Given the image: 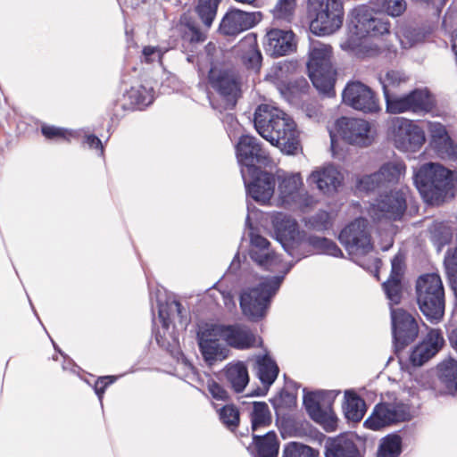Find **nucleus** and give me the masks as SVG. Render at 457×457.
Here are the masks:
<instances>
[{
  "label": "nucleus",
  "instance_id": "f257e3e1",
  "mask_svg": "<svg viewBox=\"0 0 457 457\" xmlns=\"http://www.w3.org/2000/svg\"><path fill=\"white\" fill-rule=\"evenodd\" d=\"M310 30L320 37L337 32L343 25L344 6L340 0H307Z\"/></svg>",
  "mask_w": 457,
  "mask_h": 457
},
{
  "label": "nucleus",
  "instance_id": "f03ea898",
  "mask_svg": "<svg viewBox=\"0 0 457 457\" xmlns=\"http://www.w3.org/2000/svg\"><path fill=\"white\" fill-rule=\"evenodd\" d=\"M333 52L329 45L313 43L309 51L307 69L313 86L321 93L334 95L337 71L332 63Z\"/></svg>",
  "mask_w": 457,
  "mask_h": 457
},
{
  "label": "nucleus",
  "instance_id": "7ed1b4c3",
  "mask_svg": "<svg viewBox=\"0 0 457 457\" xmlns=\"http://www.w3.org/2000/svg\"><path fill=\"white\" fill-rule=\"evenodd\" d=\"M387 21L377 17V13L366 5L353 8L349 14V38L342 43L344 49H353L359 40L368 36L377 37L389 32Z\"/></svg>",
  "mask_w": 457,
  "mask_h": 457
},
{
  "label": "nucleus",
  "instance_id": "20e7f679",
  "mask_svg": "<svg viewBox=\"0 0 457 457\" xmlns=\"http://www.w3.org/2000/svg\"><path fill=\"white\" fill-rule=\"evenodd\" d=\"M452 171L440 164L427 163L414 175V183L427 202L443 200L453 187Z\"/></svg>",
  "mask_w": 457,
  "mask_h": 457
},
{
  "label": "nucleus",
  "instance_id": "39448f33",
  "mask_svg": "<svg viewBox=\"0 0 457 457\" xmlns=\"http://www.w3.org/2000/svg\"><path fill=\"white\" fill-rule=\"evenodd\" d=\"M416 296L420 310L431 321H439L445 313V290L436 273H428L416 281Z\"/></svg>",
  "mask_w": 457,
  "mask_h": 457
},
{
  "label": "nucleus",
  "instance_id": "423d86ee",
  "mask_svg": "<svg viewBox=\"0 0 457 457\" xmlns=\"http://www.w3.org/2000/svg\"><path fill=\"white\" fill-rule=\"evenodd\" d=\"M282 278L273 277L262 281L258 287L248 288L240 295V308L245 316L256 320L262 318L269 307L270 298L278 290Z\"/></svg>",
  "mask_w": 457,
  "mask_h": 457
},
{
  "label": "nucleus",
  "instance_id": "0eeeda50",
  "mask_svg": "<svg viewBox=\"0 0 457 457\" xmlns=\"http://www.w3.org/2000/svg\"><path fill=\"white\" fill-rule=\"evenodd\" d=\"M278 201L282 207L303 212H308L316 204L314 198L303 188L299 173L287 174L279 180Z\"/></svg>",
  "mask_w": 457,
  "mask_h": 457
},
{
  "label": "nucleus",
  "instance_id": "6e6552de",
  "mask_svg": "<svg viewBox=\"0 0 457 457\" xmlns=\"http://www.w3.org/2000/svg\"><path fill=\"white\" fill-rule=\"evenodd\" d=\"M389 137L395 147L404 153L419 151L426 141L422 128L403 117H396L391 120Z\"/></svg>",
  "mask_w": 457,
  "mask_h": 457
},
{
  "label": "nucleus",
  "instance_id": "1a4fd4ad",
  "mask_svg": "<svg viewBox=\"0 0 457 457\" xmlns=\"http://www.w3.org/2000/svg\"><path fill=\"white\" fill-rule=\"evenodd\" d=\"M368 227V220L360 218L351 222L340 232L341 244L356 262L358 258L367 255L373 249Z\"/></svg>",
  "mask_w": 457,
  "mask_h": 457
},
{
  "label": "nucleus",
  "instance_id": "9d476101",
  "mask_svg": "<svg viewBox=\"0 0 457 457\" xmlns=\"http://www.w3.org/2000/svg\"><path fill=\"white\" fill-rule=\"evenodd\" d=\"M406 171L405 164L401 161H390L372 174L365 175L356 180V188L362 192H373L397 184Z\"/></svg>",
  "mask_w": 457,
  "mask_h": 457
},
{
  "label": "nucleus",
  "instance_id": "9b49d317",
  "mask_svg": "<svg viewBox=\"0 0 457 457\" xmlns=\"http://www.w3.org/2000/svg\"><path fill=\"white\" fill-rule=\"evenodd\" d=\"M385 100L386 112L392 114L428 112L434 106L432 96L426 89H415L403 96L394 95Z\"/></svg>",
  "mask_w": 457,
  "mask_h": 457
},
{
  "label": "nucleus",
  "instance_id": "f8f14e48",
  "mask_svg": "<svg viewBox=\"0 0 457 457\" xmlns=\"http://www.w3.org/2000/svg\"><path fill=\"white\" fill-rule=\"evenodd\" d=\"M237 157L242 168L252 175L257 172V164L267 166L270 163L269 154L262 147L258 139L248 135L240 137L237 145Z\"/></svg>",
  "mask_w": 457,
  "mask_h": 457
},
{
  "label": "nucleus",
  "instance_id": "ddd939ff",
  "mask_svg": "<svg viewBox=\"0 0 457 457\" xmlns=\"http://www.w3.org/2000/svg\"><path fill=\"white\" fill-rule=\"evenodd\" d=\"M406 210V193L403 190L390 191L381 195L369 208V214L374 220L383 219L396 220Z\"/></svg>",
  "mask_w": 457,
  "mask_h": 457
},
{
  "label": "nucleus",
  "instance_id": "4468645a",
  "mask_svg": "<svg viewBox=\"0 0 457 457\" xmlns=\"http://www.w3.org/2000/svg\"><path fill=\"white\" fill-rule=\"evenodd\" d=\"M342 98L346 105L365 113L380 111L379 100L373 90L360 81L349 82L343 91Z\"/></svg>",
  "mask_w": 457,
  "mask_h": 457
},
{
  "label": "nucleus",
  "instance_id": "2eb2a0df",
  "mask_svg": "<svg viewBox=\"0 0 457 457\" xmlns=\"http://www.w3.org/2000/svg\"><path fill=\"white\" fill-rule=\"evenodd\" d=\"M295 122L282 111V115L273 121L262 137L271 145L280 147L288 154L293 153L298 146Z\"/></svg>",
  "mask_w": 457,
  "mask_h": 457
},
{
  "label": "nucleus",
  "instance_id": "dca6fc26",
  "mask_svg": "<svg viewBox=\"0 0 457 457\" xmlns=\"http://www.w3.org/2000/svg\"><path fill=\"white\" fill-rule=\"evenodd\" d=\"M217 324H206L197 332V341L204 360L210 365L223 361L228 355V350L220 344L222 340L217 331Z\"/></svg>",
  "mask_w": 457,
  "mask_h": 457
},
{
  "label": "nucleus",
  "instance_id": "f3484780",
  "mask_svg": "<svg viewBox=\"0 0 457 457\" xmlns=\"http://www.w3.org/2000/svg\"><path fill=\"white\" fill-rule=\"evenodd\" d=\"M337 126L342 137L351 145L367 146L373 140L371 125L363 119L343 117L337 120Z\"/></svg>",
  "mask_w": 457,
  "mask_h": 457
},
{
  "label": "nucleus",
  "instance_id": "a211bd4d",
  "mask_svg": "<svg viewBox=\"0 0 457 457\" xmlns=\"http://www.w3.org/2000/svg\"><path fill=\"white\" fill-rule=\"evenodd\" d=\"M409 419L410 411L405 404L381 403L375 407L373 413L365 420L364 425L370 429L378 430Z\"/></svg>",
  "mask_w": 457,
  "mask_h": 457
},
{
  "label": "nucleus",
  "instance_id": "6ab92c4d",
  "mask_svg": "<svg viewBox=\"0 0 457 457\" xmlns=\"http://www.w3.org/2000/svg\"><path fill=\"white\" fill-rule=\"evenodd\" d=\"M241 174L247 190V193L261 204L268 203L274 194L275 178L271 173L259 171L254 175L248 174L244 168Z\"/></svg>",
  "mask_w": 457,
  "mask_h": 457
},
{
  "label": "nucleus",
  "instance_id": "aec40b11",
  "mask_svg": "<svg viewBox=\"0 0 457 457\" xmlns=\"http://www.w3.org/2000/svg\"><path fill=\"white\" fill-rule=\"evenodd\" d=\"M263 47L270 56L287 55L296 48L295 35L291 29H270L264 37Z\"/></svg>",
  "mask_w": 457,
  "mask_h": 457
},
{
  "label": "nucleus",
  "instance_id": "412c9836",
  "mask_svg": "<svg viewBox=\"0 0 457 457\" xmlns=\"http://www.w3.org/2000/svg\"><path fill=\"white\" fill-rule=\"evenodd\" d=\"M392 331L395 340L400 345L413 341L419 333L414 317L402 308H391Z\"/></svg>",
  "mask_w": 457,
  "mask_h": 457
},
{
  "label": "nucleus",
  "instance_id": "4be33fe9",
  "mask_svg": "<svg viewBox=\"0 0 457 457\" xmlns=\"http://www.w3.org/2000/svg\"><path fill=\"white\" fill-rule=\"evenodd\" d=\"M208 78L211 86L235 104L240 93V82L236 73L214 67L210 70Z\"/></svg>",
  "mask_w": 457,
  "mask_h": 457
},
{
  "label": "nucleus",
  "instance_id": "5701e85b",
  "mask_svg": "<svg viewBox=\"0 0 457 457\" xmlns=\"http://www.w3.org/2000/svg\"><path fill=\"white\" fill-rule=\"evenodd\" d=\"M217 329L220 333L222 340L237 349H248L262 343L261 338L241 325L224 326L217 324Z\"/></svg>",
  "mask_w": 457,
  "mask_h": 457
},
{
  "label": "nucleus",
  "instance_id": "b1692460",
  "mask_svg": "<svg viewBox=\"0 0 457 457\" xmlns=\"http://www.w3.org/2000/svg\"><path fill=\"white\" fill-rule=\"evenodd\" d=\"M257 22L256 12L234 9L223 17L220 24V31L227 36H236L253 28Z\"/></svg>",
  "mask_w": 457,
  "mask_h": 457
},
{
  "label": "nucleus",
  "instance_id": "393cba45",
  "mask_svg": "<svg viewBox=\"0 0 457 457\" xmlns=\"http://www.w3.org/2000/svg\"><path fill=\"white\" fill-rule=\"evenodd\" d=\"M343 180V174L333 165L320 167L309 177L310 183L315 184L320 191L328 195L337 192Z\"/></svg>",
  "mask_w": 457,
  "mask_h": 457
},
{
  "label": "nucleus",
  "instance_id": "a878e982",
  "mask_svg": "<svg viewBox=\"0 0 457 457\" xmlns=\"http://www.w3.org/2000/svg\"><path fill=\"white\" fill-rule=\"evenodd\" d=\"M445 339L437 329H431L426 338L411 352L410 360L415 366H421L433 357L444 345Z\"/></svg>",
  "mask_w": 457,
  "mask_h": 457
},
{
  "label": "nucleus",
  "instance_id": "bb28decb",
  "mask_svg": "<svg viewBox=\"0 0 457 457\" xmlns=\"http://www.w3.org/2000/svg\"><path fill=\"white\" fill-rule=\"evenodd\" d=\"M250 242V256L260 266L272 270L280 262L279 258L269 250L270 242L265 237L252 232Z\"/></svg>",
  "mask_w": 457,
  "mask_h": 457
},
{
  "label": "nucleus",
  "instance_id": "cd10ccee",
  "mask_svg": "<svg viewBox=\"0 0 457 457\" xmlns=\"http://www.w3.org/2000/svg\"><path fill=\"white\" fill-rule=\"evenodd\" d=\"M403 271V260L395 255L392 260V270L389 278L383 284V288L391 304H398L402 297L401 277Z\"/></svg>",
  "mask_w": 457,
  "mask_h": 457
},
{
  "label": "nucleus",
  "instance_id": "c85d7f7f",
  "mask_svg": "<svg viewBox=\"0 0 457 457\" xmlns=\"http://www.w3.org/2000/svg\"><path fill=\"white\" fill-rule=\"evenodd\" d=\"M428 130L437 151L448 157L457 155V145L449 137L445 127L439 122H428Z\"/></svg>",
  "mask_w": 457,
  "mask_h": 457
},
{
  "label": "nucleus",
  "instance_id": "c756f323",
  "mask_svg": "<svg viewBox=\"0 0 457 457\" xmlns=\"http://www.w3.org/2000/svg\"><path fill=\"white\" fill-rule=\"evenodd\" d=\"M237 48L241 53L240 58L246 69L255 72L259 71L262 57L256 39L252 37H245L239 42Z\"/></svg>",
  "mask_w": 457,
  "mask_h": 457
},
{
  "label": "nucleus",
  "instance_id": "7c9ffc66",
  "mask_svg": "<svg viewBox=\"0 0 457 457\" xmlns=\"http://www.w3.org/2000/svg\"><path fill=\"white\" fill-rule=\"evenodd\" d=\"M226 379L237 393L244 391L249 383V374L243 361L229 362L224 369Z\"/></svg>",
  "mask_w": 457,
  "mask_h": 457
},
{
  "label": "nucleus",
  "instance_id": "2f4dec72",
  "mask_svg": "<svg viewBox=\"0 0 457 457\" xmlns=\"http://www.w3.org/2000/svg\"><path fill=\"white\" fill-rule=\"evenodd\" d=\"M297 0H276L270 10L273 24H290L295 17Z\"/></svg>",
  "mask_w": 457,
  "mask_h": 457
},
{
  "label": "nucleus",
  "instance_id": "473e14b6",
  "mask_svg": "<svg viewBox=\"0 0 457 457\" xmlns=\"http://www.w3.org/2000/svg\"><path fill=\"white\" fill-rule=\"evenodd\" d=\"M278 115H282L281 110L266 104L259 105L255 110L253 120L258 133L262 136L268 132V129L273 125V121L278 118Z\"/></svg>",
  "mask_w": 457,
  "mask_h": 457
},
{
  "label": "nucleus",
  "instance_id": "72a5a7b5",
  "mask_svg": "<svg viewBox=\"0 0 457 457\" xmlns=\"http://www.w3.org/2000/svg\"><path fill=\"white\" fill-rule=\"evenodd\" d=\"M257 375L262 383L269 387L277 378L278 367L268 355L258 356L256 359Z\"/></svg>",
  "mask_w": 457,
  "mask_h": 457
},
{
  "label": "nucleus",
  "instance_id": "f704fd0d",
  "mask_svg": "<svg viewBox=\"0 0 457 457\" xmlns=\"http://www.w3.org/2000/svg\"><path fill=\"white\" fill-rule=\"evenodd\" d=\"M439 379L449 394L457 393V361L450 359L438 366Z\"/></svg>",
  "mask_w": 457,
  "mask_h": 457
},
{
  "label": "nucleus",
  "instance_id": "c9c22d12",
  "mask_svg": "<svg viewBox=\"0 0 457 457\" xmlns=\"http://www.w3.org/2000/svg\"><path fill=\"white\" fill-rule=\"evenodd\" d=\"M253 441L259 457H278V442L275 432L270 431L263 436L253 434Z\"/></svg>",
  "mask_w": 457,
  "mask_h": 457
},
{
  "label": "nucleus",
  "instance_id": "e433bc0d",
  "mask_svg": "<svg viewBox=\"0 0 457 457\" xmlns=\"http://www.w3.org/2000/svg\"><path fill=\"white\" fill-rule=\"evenodd\" d=\"M345 417L353 422L360 421L366 411L364 401L351 392H345V404L344 407Z\"/></svg>",
  "mask_w": 457,
  "mask_h": 457
},
{
  "label": "nucleus",
  "instance_id": "4c0bfd02",
  "mask_svg": "<svg viewBox=\"0 0 457 457\" xmlns=\"http://www.w3.org/2000/svg\"><path fill=\"white\" fill-rule=\"evenodd\" d=\"M409 78L399 71H388L383 77L379 78L383 87L385 99L394 96V90L399 88L408 81Z\"/></svg>",
  "mask_w": 457,
  "mask_h": 457
},
{
  "label": "nucleus",
  "instance_id": "58836bf2",
  "mask_svg": "<svg viewBox=\"0 0 457 457\" xmlns=\"http://www.w3.org/2000/svg\"><path fill=\"white\" fill-rule=\"evenodd\" d=\"M272 225L276 232L286 238H294L297 230L295 220L282 213L277 212L272 216Z\"/></svg>",
  "mask_w": 457,
  "mask_h": 457
},
{
  "label": "nucleus",
  "instance_id": "ea45409f",
  "mask_svg": "<svg viewBox=\"0 0 457 457\" xmlns=\"http://www.w3.org/2000/svg\"><path fill=\"white\" fill-rule=\"evenodd\" d=\"M250 416L253 433L261 428L269 426L271 422V414L269 406L264 402L253 403Z\"/></svg>",
  "mask_w": 457,
  "mask_h": 457
},
{
  "label": "nucleus",
  "instance_id": "a19ab883",
  "mask_svg": "<svg viewBox=\"0 0 457 457\" xmlns=\"http://www.w3.org/2000/svg\"><path fill=\"white\" fill-rule=\"evenodd\" d=\"M327 457H361V454L354 445L349 439L340 438L337 440L327 451Z\"/></svg>",
  "mask_w": 457,
  "mask_h": 457
},
{
  "label": "nucleus",
  "instance_id": "79ce46f5",
  "mask_svg": "<svg viewBox=\"0 0 457 457\" xmlns=\"http://www.w3.org/2000/svg\"><path fill=\"white\" fill-rule=\"evenodd\" d=\"M319 399L320 396L318 394H308L304 395L303 404L307 412L313 420L319 423H323L330 418V413L321 410Z\"/></svg>",
  "mask_w": 457,
  "mask_h": 457
},
{
  "label": "nucleus",
  "instance_id": "37998d69",
  "mask_svg": "<svg viewBox=\"0 0 457 457\" xmlns=\"http://www.w3.org/2000/svg\"><path fill=\"white\" fill-rule=\"evenodd\" d=\"M220 1V0H198L195 11L207 28H210L212 24Z\"/></svg>",
  "mask_w": 457,
  "mask_h": 457
},
{
  "label": "nucleus",
  "instance_id": "c03bdc74",
  "mask_svg": "<svg viewBox=\"0 0 457 457\" xmlns=\"http://www.w3.org/2000/svg\"><path fill=\"white\" fill-rule=\"evenodd\" d=\"M401 453V438L396 435L384 437L377 457H398Z\"/></svg>",
  "mask_w": 457,
  "mask_h": 457
},
{
  "label": "nucleus",
  "instance_id": "a18cd8bd",
  "mask_svg": "<svg viewBox=\"0 0 457 457\" xmlns=\"http://www.w3.org/2000/svg\"><path fill=\"white\" fill-rule=\"evenodd\" d=\"M451 228L442 223H435L431 228V237L434 244L438 247V250L448 244L452 239Z\"/></svg>",
  "mask_w": 457,
  "mask_h": 457
},
{
  "label": "nucleus",
  "instance_id": "49530a36",
  "mask_svg": "<svg viewBox=\"0 0 457 457\" xmlns=\"http://www.w3.org/2000/svg\"><path fill=\"white\" fill-rule=\"evenodd\" d=\"M374 2L384 12L393 17L400 16L406 10L405 0H374Z\"/></svg>",
  "mask_w": 457,
  "mask_h": 457
},
{
  "label": "nucleus",
  "instance_id": "de8ad7c7",
  "mask_svg": "<svg viewBox=\"0 0 457 457\" xmlns=\"http://www.w3.org/2000/svg\"><path fill=\"white\" fill-rule=\"evenodd\" d=\"M220 419L228 428L234 429L239 423V411L234 405H225L220 411Z\"/></svg>",
  "mask_w": 457,
  "mask_h": 457
},
{
  "label": "nucleus",
  "instance_id": "09e8293b",
  "mask_svg": "<svg viewBox=\"0 0 457 457\" xmlns=\"http://www.w3.org/2000/svg\"><path fill=\"white\" fill-rule=\"evenodd\" d=\"M283 457H315L313 450L298 443H290L284 449Z\"/></svg>",
  "mask_w": 457,
  "mask_h": 457
},
{
  "label": "nucleus",
  "instance_id": "8fccbe9b",
  "mask_svg": "<svg viewBox=\"0 0 457 457\" xmlns=\"http://www.w3.org/2000/svg\"><path fill=\"white\" fill-rule=\"evenodd\" d=\"M312 244L320 248L323 253L337 257L342 254L340 248L332 241L327 238H312Z\"/></svg>",
  "mask_w": 457,
  "mask_h": 457
},
{
  "label": "nucleus",
  "instance_id": "3c124183",
  "mask_svg": "<svg viewBox=\"0 0 457 457\" xmlns=\"http://www.w3.org/2000/svg\"><path fill=\"white\" fill-rule=\"evenodd\" d=\"M41 130L42 134L49 139H69L72 135L67 129L54 126H43Z\"/></svg>",
  "mask_w": 457,
  "mask_h": 457
},
{
  "label": "nucleus",
  "instance_id": "603ef678",
  "mask_svg": "<svg viewBox=\"0 0 457 457\" xmlns=\"http://www.w3.org/2000/svg\"><path fill=\"white\" fill-rule=\"evenodd\" d=\"M184 37L193 43L203 42L206 37L204 33L200 31L195 26H188L187 30L184 33Z\"/></svg>",
  "mask_w": 457,
  "mask_h": 457
},
{
  "label": "nucleus",
  "instance_id": "864d4df0",
  "mask_svg": "<svg viewBox=\"0 0 457 457\" xmlns=\"http://www.w3.org/2000/svg\"><path fill=\"white\" fill-rule=\"evenodd\" d=\"M208 389L212 397L217 400H226L228 398L227 391L214 381L209 383Z\"/></svg>",
  "mask_w": 457,
  "mask_h": 457
},
{
  "label": "nucleus",
  "instance_id": "5fc2aeb1",
  "mask_svg": "<svg viewBox=\"0 0 457 457\" xmlns=\"http://www.w3.org/2000/svg\"><path fill=\"white\" fill-rule=\"evenodd\" d=\"M143 56L146 62H154L155 57L162 59V53L160 48L154 46H145L143 49Z\"/></svg>",
  "mask_w": 457,
  "mask_h": 457
},
{
  "label": "nucleus",
  "instance_id": "6e6d98bb",
  "mask_svg": "<svg viewBox=\"0 0 457 457\" xmlns=\"http://www.w3.org/2000/svg\"><path fill=\"white\" fill-rule=\"evenodd\" d=\"M114 381V378L112 377H104L98 379L96 385V394L101 397L102 394L104 393V388L109 385L112 384Z\"/></svg>",
  "mask_w": 457,
  "mask_h": 457
},
{
  "label": "nucleus",
  "instance_id": "4d7b16f0",
  "mask_svg": "<svg viewBox=\"0 0 457 457\" xmlns=\"http://www.w3.org/2000/svg\"><path fill=\"white\" fill-rule=\"evenodd\" d=\"M87 143L89 145L90 147L100 149L101 153H103V145L101 140L93 135L87 137Z\"/></svg>",
  "mask_w": 457,
  "mask_h": 457
},
{
  "label": "nucleus",
  "instance_id": "13d9d810",
  "mask_svg": "<svg viewBox=\"0 0 457 457\" xmlns=\"http://www.w3.org/2000/svg\"><path fill=\"white\" fill-rule=\"evenodd\" d=\"M449 341L453 348L457 352V327L450 332Z\"/></svg>",
  "mask_w": 457,
  "mask_h": 457
},
{
  "label": "nucleus",
  "instance_id": "bf43d9fd",
  "mask_svg": "<svg viewBox=\"0 0 457 457\" xmlns=\"http://www.w3.org/2000/svg\"><path fill=\"white\" fill-rule=\"evenodd\" d=\"M277 68L279 70V71H288L290 69L295 68V65L292 62H279Z\"/></svg>",
  "mask_w": 457,
  "mask_h": 457
},
{
  "label": "nucleus",
  "instance_id": "052dcab7",
  "mask_svg": "<svg viewBox=\"0 0 457 457\" xmlns=\"http://www.w3.org/2000/svg\"><path fill=\"white\" fill-rule=\"evenodd\" d=\"M452 47L457 56V29H455L452 36Z\"/></svg>",
  "mask_w": 457,
  "mask_h": 457
},
{
  "label": "nucleus",
  "instance_id": "680f3d73",
  "mask_svg": "<svg viewBox=\"0 0 457 457\" xmlns=\"http://www.w3.org/2000/svg\"><path fill=\"white\" fill-rule=\"evenodd\" d=\"M319 216L323 220V227H326L327 223L328 222V214L325 212H321L319 213Z\"/></svg>",
  "mask_w": 457,
  "mask_h": 457
},
{
  "label": "nucleus",
  "instance_id": "e2e57ef3",
  "mask_svg": "<svg viewBox=\"0 0 457 457\" xmlns=\"http://www.w3.org/2000/svg\"><path fill=\"white\" fill-rule=\"evenodd\" d=\"M171 306H174L175 307V310L176 312H178L179 315L181 314V311H182V306H181V303L178 301H174L172 303H171Z\"/></svg>",
  "mask_w": 457,
  "mask_h": 457
},
{
  "label": "nucleus",
  "instance_id": "0e129e2a",
  "mask_svg": "<svg viewBox=\"0 0 457 457\" xmlns=\"http://www.w3.org/2000/svg\"><path fill=\"white\" fill-rule=\"evenodd\" d=\"M159 317H160L161 319H162V320H163V325H164V326H167V321H166V320H165V319H164L162 310H160V311H159Z\"/></svg>",
  "mask_w": 457,
  "mask_h": 457
}]
</instances>
